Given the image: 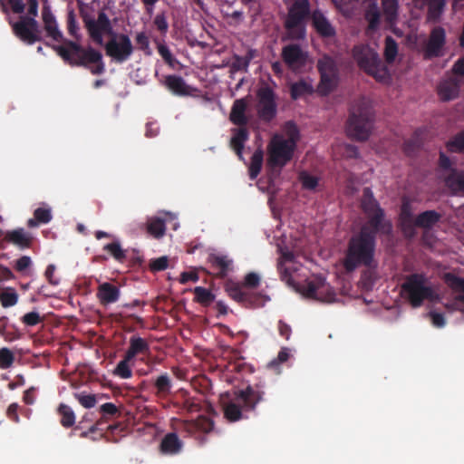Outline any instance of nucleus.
<instances>
[{
	"instance_id": "f257e3e1",
	"label": "nucleus",
	"mask_w": 464,
	"mask_h": 464,
	"mask_svg": "<svg viewBox=\"0 0 464 464\" xmlns=\"http://www.w3.org/2000/svg\"><path fill=\"white\" fill-rule=\"evenodd\" d=\"M42 16L47 35L55 42H63V45H53V48L66 63L87 68L94 75L104 72L105 64L101 52L91 46L84 48L74 41L64 40L54 15L48 8L43 9Z\"/></svg>"
},
{
	"instance_id": "f03ea898",
	"label": "nucleus",
	"mask_w": 464,
	"mask_h": 464,
	"mask_svg": "<svg viewBox=\"0 0 464 464\" xmlns=\"http://www.w3.org/2000/svg\"><path fill=\"white\" fill-rule=\"evenodd\" d=\"M378 234H382V229L362 226L359 232L350 237L343 262L347 272H353L360 266L369 268L375 266Z\"/></svg>"
},
{
	"instance_id": "7ed1b4c3",
	"label": "nucleus",
	"mask_w": 464,
	"mask_h": 464,
	"mask_svg": "<svg viewBox=\"0 0 464 464\" xmlns=\"http://www.w3.org/2000/svg\"><path fill=\"white\" fill-rule=\"evenodd\" d=\"M374 121V113L365 98L355 100L350 107L346 132L349 138L364 141L369 139Z\"/></svg>"
},
{
	"instance_id": "20e7f679",
	"label": "nucleus",
	"mask_w": 464,
	"mask_h": 464,
	"mask_svg": "<svg viewBox=\"0 0 464 464\" xmlns=\"http://www.w3.org/2000/svg\"><path fill=\"white\" fill-rule=\"evenodd\" d=\"M265 392L260 384L247 385L235 393V397L223 402L224 416L229 421H237L242 418V411H254L256 404L264 400Z\"/></svg>"
},
{
	"instance_id": "39448f33",
	"label": "nucleus",
	"mask_w": 464,
	"mask_h": 464,
	"mask_svg": "<svg viewBox=\"0 0 464 464\" xmlns=\"http://www.w3.org/2000/svg\"><path fill=\"white\" fill-rule=\"evenodd\" d=\"M297 130L291 133L288 139L275 136L267 147V167L270 169L269 179L277 178L281 169L292 160L296 147Z\"/></svg>"
},
{
	"instance_id": "423d86ee",
	"label": "nucleus",
	"mask_w": 464,
	"mask_h": 464,
	"mask_svg": "<svg viewBox=\"0 0 464 464\" xmlns=\"http://www.w3.org/2000/svg\"><path fill=\"white\" fill-rule=\"evenodd\" d=\"M312 18L309 0H289L284 27L291 40H303L306 35V24Z\"/></svg>"
},
{
	"instance_id": "0eeeda50",
	"label": "nucleus",
	"mask_w": 464,
	"mask_h": 464,
	"mask_svg": "<svg viewBox=\"0 0 464 464\" xmlns=\"http://www.w3.org/2000/svg\"><path fill=\"white\" fill-rule=\"evenodd\" d=\"M260 284V276L255 273L250 272L244 277L242 284L228 280L225 285V289L233 300L242 304L245 307H257L263 304V295L259 293H253L244 288L254 289Z\"/></svg>"
},
{
	"instance_id": "6e6552de",
	"label": "nucleus",
	"mask_w": 464,
	"mask_h": 464,
	"mask_svg": "<svg viewBox=\"0 0 464 464\" xmlns=\"http://www.w3.org/2000/svg\"><path fill=\"white\" fill-rule=\"evenodd\" d=\"M352 55L361 70L376 81L382 82L389 77L387 67L379 54L368 44H357L352 49Z\"/></svg>"
},
{
	"instance_id": "1a4fd4ad",
	"label": "nucleus",
	"mask_w": 464,
	"mask_h": 464,
	"mask_svg": "<svg viewBox=\"0 0 464 464\" xmlns=\"http://www.w3.org/2000/svg\"><path fill=\"white\" fill-rule=\"evenodd\" d=\"M361 208L367 217V221L363 226L382 229V235H390L392 233V224L385 218V212L374 198L370 188H364L362 190Z\"/></svg>"
},
{
	"instance_id": "9d476101",
	"label": "nucleus",
	"mask_w": 464,
	"mask_h": 464,
	"mask_svg": "<svg viewBox=\"0 0 464 464\" xmlns=\"http://www.w3.org/2000/svg\"><path fill=\"white\" fill-rule=\"evenodd\" d=\"M427 282V276L422 273H413L406 276L401 285V292L412 307H420L425 300L434 299V290Z\"/></svg>"
},
{
	"instance_id": "9b49d317",
	"label": "nucleus",
	"mask_w": 464,
	"mask_h": 464,
	"mask_svg": "<svg viewBox=\"0 0 464 464\" xmlns=\"http://www.w3.org/2000/svg\"><path fill=\"white\" fill-rule=\"evenodd\" d=\"M317 70L320 73V82L317 86L318 92L326 96L330 94L338 84L339 70L336 61L330 55L324 54L317 61Z\"/></svg>"
},
{
	"instance_id": "f8f14e48",
	"label": "nucleus",
	"mask_w": 464,
	"mask_h": 464,
	"mask_svg": "<svg viewBox=\"0 0 464 464\" xmlns=\"http://www.w3.org/2000/svg\"><path fill=\"white\" fill-rule=\"evenodd\" d=\"M106 54L118 63L126 62L132 55L134 47L125 34L116 33L104 44Z\"/></svg>"
},
{
	"instance_id": "ddd939ff",
	"label": "nucleus",
	"mask_w": 464,
	"mask_h": 464,
	"mask_svg": "<svg viewBox=\"0 0 464 464\" xmlns=\"http://www.w3.org/2000/svg\"><path fill=\"white\" fill-rule=\"evenodd\" d=\"M256 111L258 118L264 122L273 121L277 113L276 96L274 90L266 85L256 92Z\"/></svg>"
},
{
	"instance_id": "4468645a",
	"label": "nucleus",
	"mask_w": 464,
	"mask_h": 464,
	"mask_svg": "<svg viewBox=\"0 0 464 464\" xmlns=\"http://www.w3.org/2000/svg\"><path fill=\"white\" fill-rule=\"evenodd\" d=\"M85 27L90 37L98 45H103V34L114 35L115 32L111 20L104 11L98 13L97 19H85Z\"/></svg>"
},
{
	"instance_id": "2eb2a0df",
	"label": "nucleus",
	"mask_w": 464,
	"mask_h": 464,
	"mask_svg": "<svg viewBox=\"0 0 464 464\" xmlns=\"http://www.w3.org/2000/svg\"><path fill=\"white\" fill-rule=\"evenodd\" d=\"M304 294L308 298L326 303L332 302L335 297L334 291L326 284L323 277H315L307 281L304 285Z\"/></svg>"
},
{
	"instance_id": "dca6fc26",
	"label": "nucleus",
	"mask_w": 464,
	"mask_h": 464,
	"mask_svg": "<svg viewBox=\"0 0 464 464\" xmlns=\"http://www.w3.org/2000/svg\"><path fill=\"white\" fill-rule=\"evenodd\" d=\"M13 29L18 37L29 44L41 40V37L38 35V23L34 17L22 16L20 21L14 24Z\"/></svg>"
},
{
	"instance_id": "f3484780",
	"label": "nucleus",
	"mask_w": 464,
	"mask_h": 464,
	"mask_svg": "<svg viewBox=\"0 0 464 464\" xmlns=\"http://www.w3.org/2000/svg\"><path fill=\"white\" fill-rule=\"evenodd\" d=\"M446 44L445 30L437 26L430 32L429 40L424 48L423 55L425 59H432L443 55V47Z\"/></svg>"
},
{
	"instance_id": "a211bd4d",
	"label": "nucleus",
	"mask_w": 464,
	"mask_h": 464,
	"mask_svg": "<svg viewBox=\"0 0 464 464\" xmlns=\"http://www.w3.org/2000/svg\"><path fill=\"white\" fill-rule=\"evenodd\" d=\"M282 58L292 70H297L305 65L307 54L298 44H288L282 50Z\"/></svg>"
},
{
	"instance_id": "6ab92c4d",
	"label": "nucleus",
	"mask_w": 464,
	"mask_h": 464,
	"mask_svg": "<svg viewBox=\"0 0 464 464\" xmlns=\"http://www.w3.org/2000/svg\"><path fill=\"white\" fill-rule=\"evenodd\" d=\"M312 25L322 38H333L336 35V30L327 17L320 10L312 12Z\"/></svg>"
},
{
	"instance_id": "aec40b11",
	"label": "nucleus",
	"mask_w": 464,
	"mask_h": 464,
	"mask_svg": "<svg viewBox=\"0 0 464 464\" xmlns=\"http://www.w3.org/2000/svg\"><path fill=\"white\" fill-rule=\"evenodd\" d=\"M249 104L248 97L237 99L231 107L229 121L239 127H246L249 121L246 112Z\"/></svg>"
},
{
	"instance_id": "412c9836",
	"label": "nucleus",
	"mask_w": 464,
	"mask_h": 464,
	"mask_svg": "<svg viewBox=\"0 0 464 464\" xmlns=\"http://www.w3.org/2000/svg\"><path fill=\"white\" fill-rule=\"evenodd\" d=\"M33 236L24 228L19 227L13 230H7L5 233L3 241L18 246L21 249L31 247L33 244Z\"/></svg>"
},
{
	"instance_id": "4be33fe9",
	"label": "nucleus",
	"mask_w": 464,
	"mask_h": 464,
	"mask_svg": "<svg viewBox=\"0 0 464 464\" xmlns=\"http://www.w3.org/2000/svg\"><path fill=\"white\" fill-rule=\"evenodd\" d=\"M150 353V343L146 339L137 334L131 335L130 337L129 347L125 353L127 355V360H133L140 354L149 355Z\"/></svg>"
},
{
	"instance_id": "5701e85b",
	"label": "nucleus",
	"mask_w": 464,
	"mask_h": 464,
	"mask_svg": "<svg viewBox=\"0 0 464 464\" xmlns=\"http://www.w3.org/2000/svg\"><path fill=\"white\" fill-rule=\"evenodd\" d=\"M162 83L175 95L186 96L190 93V87L181 76L176 74L166 75Z\"/></svg>"
},
{
	"instance_id": "b1692460",
	"label": "nucleus",
	"mask_w": 464,
	"mask_h": 464,
	"mask_svg": "<svg viewBox=\"0 0 464 464\" xmlns=\"http://www.w3.org/2000/svg\"><path fill=\"white\" fill-rule=\"evenodd\" d=\"M460 81L449 78L442 81L438 86V93L442 101H450L458 97L460 89Z\"/></svg>"
},
{
	"instance_id": "393cba45",
	"label": "nucleus",
	"mask_w": 464,
	"mask_h": 464,
	"mask_svg": "<svg viewBox=\"0 0 464 464\" xmlns=\"http://www.w3.org/2000/svg\"><path fill=\"white\" fill-rule=\"evenodd\" d=\"M182 448L183 442L175 432L166 434L160 444V450L165 455H177Z\"/></svg>"
},
{
	"instance_id": "a878e982",
	"label": "nucleus",
	"mask_w": 464,
	"mask_h": 464,
	"mask_svg": "<svg viewBox=\"0 0 464 464\" xmlns=\"http://www.w3.org/2000/svg\"><path fill=\"white\" fill-rule=\"evenodd\" d=\"M96 296L102 304H112L119 300L120 289L111 283H102L98 286Z\"/></svg>"
},
{
	"instance_id": "bb28decb",
	"label": "nucleus",
	"mask_w": 464,
	"mask_h": 464,
	"mask_svg": "<svg viewBox=\"0 0 464 464\" xmlns=\"http://www.w3.org/2000/svg\"><path fill=\"white\" fill-rule=\"evenodd\" d=\"M211 267L217 270L216 276L219 278H225L232 269L233 261L227 256L212 255L208 258Z\"/></svg>"
},
{
	"instance_id": "cd10ccee",
	"label": "nucleus",
	"mask_w": 464,
	"mask_h": 464,
	"mask_svg": "<svg viewBox=\"0 0 464 464\" xmlns=\"http://www.w3.org/2000/svg\"><path fill=\"white\" fill-rule=\"evenodd\" d=\"M401 227L405 235L413 236L415 234V218L408 203H403L400 213Z\"/></svg>"
},
{
	"instance_id": "c85d7f7f",
	"label": "nucleus",
	"mask_w": 464,
	"mask_h": 464,
	"mask_svg": "<svg viewBox=\"0 0 464 464\" xmlns=\"http://www.w3.org/2000/svg\"><path fill=\"white\" fill-rule=\"evenodd\" d=\"M441 218V214L436 210L423 211L415 218V227L430 229L440 221Z\"/></svg>"
},
{
	"instance_id": "c756f323",
	"label": "nucleus",
	"mask_w": 464,
	"mask_h": 464,
	"mask_svg": "<svg viewBox=\"0 0 464 464\" xmlns=\"http://www.w3.org/2000/svg\"><path fill=\"white\" fill-rule=\"evenodd\" d=\"M249 133L246 127H239L234 130V134L230 140V146L235 150L239 160H243V150L245 142L248 140Z\"/></svg>"
},
{
	"instance_id": "7c9ffc66",
	"label": "nucleus",
	"mask_w": 464,
	"mask_h": 464,
	"mask_svg": "<svg viewBox=\"0 0 464 464\" xmlns=\"http://www.w3.org/2000/svg\"><path fill=\"white\" fill-rule=\"evenodd\" d=\"M166 218L160 217L149 218L146 224L148 234L156 239L163 237L166 233Z\"/></svg>"
},
{
	"instance_id": "2f4dec72",
	"label": "nucleus",
	"mask_w": 464,
	"mask_h": 464,
	"mask_svg": "<svg viewBox=\"0 0 464 464\" xmlns=\"http://www.w3.org/2000/svg\"><path fill=\"white\" fill-rule=\"evenodd\" d=\"M154 388L156 389L155 394L159 398H167L172 388V381L167 372L158 376L154 381Z\"/></svg>"
},
{
	"instance_id": "473e14b6",
	"label": "nucleus",
	"mask_w": 464,
	"mask_h": 464,
	"mask_svg": "<svg viewBox=\"0 0 464 464\" xmlns=\"http://www.w3.org/2000/svg\"><path fill=\"white\" fill-rule=\"evenodd\" d=\"M445 184L454 192L464 193V170L451 169L445 178Z\"/></svg>"
},
{
	"instance_id": "72a5a7b5",
	"label": "nucleus",
	"mask_w": 464,
	"mask_h": 464,
	"mask_svg": "<svg viewBox=\"0 0 464 464\" xmlns=\"http://www.w3.org/2000/svg\"><path fill=\"white\" fill-rule=\"evenodd\" d=\"M52 218L50 208H37L34 211V218L28 219L27 227H35L39 224H47L52 220Z\"/></svg>"
},
{
	"instance_id": "f704fd0d",
	"label": "nucleus",
	"mask_w": 464,
	"mask_h": 464,
	"mask_svg": "<svg viewBox=\"0 0 464 464\" xmlns=\"http://www.w3.org/2000/svg\"><path fill=\"white\" fill-rule=\"evenodd\" d=\"M264 161V152L261 149H257L251 157L248 173L250 179L254 180L260 174Z\"/></svg>"
},
{
	"instance_id": "c9c22d12",
	"label": "nucleus",
	"mask_w": 464,
	"mask_h": 464,
	"mask_svg": "<svg viewBox=\"0 0 464 464\" xmlns=\"http://www.w3.org/2000/svg\"><path fill=\"white\" fill-rule=\"evenodd\" d=\"M313 92L312 84L304 80L294 82L290 87V95L293 100H297L305 94H312Z\"/></svg>"
},
{
	"instance_id": "e433bc0d",
	"label": "nucleus",
	"mask_w": 464,
	"mask_h": 464,
	"mask_svg": "<svg viewBox=\"0 0 464 464\" xmlns=\"http://www.w3.org/2000/svg\"><path fill=\"white\" fill-rule=\"evenodd\" d=\"M380 11L375 2L370 4L365 10L364 18L368 22V28L375 30L380 24Z\"/></svg>"
},
{
	"instance_id": "4c0bfd02",
	"label": "nucleus",
	"mask_w": 464,
	"mask_h": 464,
	"mask_svg": "<svg viewBox=\"0 0 464 464\" xmlns=\"http://www.w3.org/2000/svg\"><path fill=\"white\" fill-rule=\"evenodd\" d=\"M194 301L203 306L210 305L215 300V295L203 286H196L193 290Z\"/></svg>"
},
{
	"instance_id": "58836bf2",
	"label": "nucleus",
	"mask_w": 464,
	"mask_h": 464,
	"mask_svg": "<svg viewBox=\"0 0 464 464\" xmlns=\"http://www.w3.org/2000/svg\"><path fill=\"white\" fill-rule=\"evenodd\" d=\"M58 414L61 416V424L64 428H71L75 423V414L72 409L64 404L61 403L57 409Z\"/></svg>"
},
{
	"instance_id": "ea45409f",
	"label": "nucleus",
	"mask_w": 464,
	"mask_h": 464,
	"mask_svg": "<svg viewBox=\"0 0 464 464\" xmlns=\"http://www.w3.org/2000/svg\"><path fill=\"white\" fill-rule=\"evenodd\" d=\"M19 295L14 287H5L0 293V303L4 308L14 306Z\"/></svg>"
},
{
	"instance_id": "a19ab883",
	"label": "nucleus",
	"mask_w": 464,
	"mask_h": 464,
	"mask_svg": "<svg viewBox=\"0 0 464 464\" xmlns=\"http://www.w3.org/2000/svg\"><path fill=\"white\" fill-rule=\"evenodd\" d=\"M253 58H254V51L253 50H248L245 56H240V55L235 54L233 56L231 68L234 71L247 72V68H248L249 63Z\"/></svg>"
},
{
	"instance_id": "79ce46f5",
	"label": "nucleus",
	"mask_w": 464,
	"mask_h": 464,
	"mask_svg": "<svg viewBox=\"0 0 464 464\" xmlns=\"http://www.w3.org/2000/svg\"><path fill=\"white\" fill-rule=\"evenodd\" d=\"M108 421L109 420L106 419L101 417L94 424L91 425L87 430L82 431L80 436L82 438H88L90 434L96 433L97 431L99 432L100 437L103 436L105 430L114 429L112 425L106 426Z\"/></svg>"
},
{
	"instance_id": "37998d69",
	"label": "nucleus",
	"mask_w": 464,
	"mask_h": 464,
	"mask_svg": "<svg viewBox=\"0 0 464 464\" xmlns=\"http://www.w3.org/2000/svg\"><path fill=\"white\" fill-rule=\"evenodd\" d=\"M398 54V44L390 35L384 41V58L388 63H392Z\"/></svg>"
},
{
	"instance_id": "c03bdc74",
	"label": "nucleus",
	"mask_w": 464,
	"mask_h": 464,
	"mask_svg": "<svg viewBox=\"0 0 464 464\" xmlns=\"http://www.w3.org/2000/svg\"><path fill=\"white\" fill-rule=\"evenodd\" d=\"M103 250L110 253L118 262H124L127 258L126 250L121 248L119 241L109 243L103 246Z\"/></svg>"
},
{
	"instance_id": "a18cd8bd",
	"label": "nucleus",
	"mask_w": 464,
	"mask_h": 464,
	"mask_svg": "<svg viewBox=\"0 0 464 464\" xmlns=\"http://www.w3.org/2000/svg\"><path fill=\"white\" fill-rule=\"evenodd\" d=\"M382 5L386 20L390 23L395 21L398 16V0H382Z\"/></svg>"
},
{
	"instance_id": "49530a36",
	"label": "nucleus",
	"mask_w": 464,
	"mask_h": 464,
	"mask_svg": "<svg viewBox=\"0 0 464 464\" xmlns=\"http://www.w3.org/2000/svg\"><path fill=\"white\" fill-rule=\"evenodd\" d=\"M445 284L454 292L464 293V278L459 277L452 273H445L443 276Z\"/></svg>"
},
{
	"instance_id": "de8ad7c7",
	"label": "nucleus",
	"mask_w": 464,
	"mask_h": 464,
	"mask_svg": "<svg viewBox=\"0 0 464 464\" xmlns=\"http://www.w3.org/2000/svg\"><path fill=\"white\" fill-rule=\"evenodd\" d=\"M132 360H127V355L124 354L123 359L120 361L115 367L113 373L122 379H129L132 376V371L130 367V362Z\"/></svg>"
},
{
	"instance_id": "09e8293b",
	"label": "nucleus",
	"mask_w": 464,
	"mask_h": 464,
	"mask_svg": "<svg viewBox=\"0 0 464 464\" xmlns=\"http://www.w3.org/2000/svg\"><path fill=\"white\" fill-rule=\"evenodd\" d=\"M446 147L450 152L464 151V130L450 140L447 142Z\"/></svg>"
},
{
	"instance_id": "8fccbe9b",
	"label": "nucleus",
	"mask_w": 464,
	"mask_h": 464,
	"mask_svg": "<svg viewBox=\"0 0 464 464\" xmlns=\"http://www.w3.org/2000/svg\"><path fill=\"white\" fill-rule=\"evenodd\" d=\"M102 417L110 420L112 418L120 416V411L118 407L112 402H106L100 406L99 409Z\"/></svg>"
},
{
	"instance_id": "3c124183",
	"label": "nucleus",
	"mask_w": 464,
	"mask_h": 464,
	"mask_svg": "<svg viewBox=\"0 0 464 464\" xmlns=\"http://www.w3.org/2000/svg\"><path fill=\"white\" fill-rule=\"evenodd\" d=\"M14 362V353L6 347L0 349V369L10 368Z\"/></svg>"
},
{
	"instance_id": "603ef678",
	"label": "nucleus",
	"mask_w": 464,
	"mask_h": 464,
	"mask_svg": "<svg viewBox=\"0 0 464 464\" xmlns=\"http://www.w3.org/2000/svg\"><path fill=\"white\" fill-rule=\"evenodd\" d=\"M66 22L68 34L78 40L80 38V35L78 34L79 26L76 20V14L72 9L68 12Z\"/></svg>"
},
{
	"instance_id": "864d4df0",
	"label": "nucleus",
	"mask_w": 464,
	"mask_h": 464,
	"mask_svg": "<svg viewBox=\"0 0 464 464\" xmlns=\"http://www.w3.org/2000/svg\"><path fill=\"white\" fill-rule=\"evenodd\" d=\"M135 41L139 50L142 51L146 55L151 54L150 40L148 35L144 32L138 33L136 34Z\"/></svg>"
},
{
	"instance_id": "5fc2aeb1",
	"label": "nucleus",
	"mask_w": 464,
	"mask_h": 464,
	"mask_svg": "<svg viewBox=\"0 0 464 464\" xmlns=\"http://www.w3.org/2000/svg\"><path fill=\"white\" fill-rule=\"evenodd\" d=\"M300 181L304 188L310 190L314 189L318 185V179L306 172H302L300 174Z\"/></svg>"
},
{
	"instance_id": "6e6d98bb",
	"label": "nucleus",
	"mask_w": 464,
	"mask_h": 464,
	"mask_svg": "<svg viewBox=\"0 0 464 464\" xmlns=\"http://www.w3.org/2000/svg\"><path fill=\"white\" fill-rule=\"evenodd\" d=\"M153 24L156 26L157 30L160 32V34L164 35L167 34L169 30V24L165 13L162 12L157 14L153 20Z\"/></svg>"
},
{
	"instance_id": "4d7b16f0",
	"label": "nucleus",
	"mask_w": 464,
	"mask_h": 464,
	"mask_svg": "<svg viewBox=\"0 0 464 464\" xmlns=\"http://www.w3.org/2000/svg\"><path fill=\"white\" fill-rule=\"evenodd\" d=\"M169 258L168 256H160L155 259H151L150 263V269L153 272L163 271L168 268Z\"/></svg>"
},
{
	"instance_id": "13d9d810",
	"label": "nucleus",
	"mask_w": 464,
	"mask_h": 464,
	"mask_svg": "<svg viewBox=\"0 0 464 464\" xmlns=\"http://www.w3.org/2000/svg\"><path fill=\"white\" fill-rule=\"evenodd\" d=\"M21 321L27 326H34L42 323L43 319L38 312L33 311L23 315Z\"/></svg>"
},
{
	"instance_id": "bf43d9fd",
	"label": "nucleus",
	"mask_w": 464,
	"mask_h": 464,
	"mask_svg": "<svg viewBox=\"0 0 464 464\" xmlns=\"http://www.w3.org/2000/svg\"><path fill=\"white\" fill-rule=\"evenodd\" d=\"M75 397L80 404L86 409L94 407L97 401L96 397L93 394L75 393Z\"/></svg>"
},
{
	"instance_id": "052dcab7",
	"label": "nucleus",
	"mask_w": 464,
	"mask_h": 464,
	"mask_svg": "<svg viewBox=\"0 0 464 464\" xmlns=\"http://www.w3.org/2000/svg\"><path fill=\"white\" fill-rule=\"evenodd\" d=\"M429 316L431 320L433 326L437 328H441L446 324V320L443 314L437 312H430Z\"/></svg>"
},
{
	"instance_id": "680f3d73",
	"label": "nucleus",
	"mask_w": 464,
	"mask_h": 464,
	"mask_svg": "<svg viewBox=\"0 0 464 464\" xmlns=\"http://www.w3.org/2000/svg\"><path fill=\"white\" fill-rule=\"evenodd\" d=\"M32 265L30 256H23L15 261L14 269L18 272H24Z\"/></svg>"
},
{
	"instance_id": "e2e57ef3",
	"label": "nucleus",
	"mask_w": 464,
	"mask_h": 464,
	"mask_svg": "<svg viewBox=\"0 0 464 464\" xmlns=\"http://www.w3.org/2000/svg\"><path fill=\"white\" fill-rule=\"evenodd\" d=\"M452 162L450 160V158L442 151L440 152V158H439V167L442 170H450L451 172V169H455L451 167Z\"/></svg>"
},
{
	"instance_id": "0e129e2a",
	"label": "nucleus",
	"mask_w": 464,
	"mask_h": 464,
	"mask_svg": "<svg viewBox=\"0 0 464 464\" xmlns=\"http://www.w3.org/2000/svg\"><path fill=\"white\" fill-rule=\"evenodd\" d=\"M199 279L198 274L196 271L182 272L180 274L179 283L187 284L188 282H198Z\"/></svg>"
},
{
	"instance_id": "69168bd1",
	"label": "nucleus",
	"mask_w": 464,
	"mask_h": 464,
	"mask_svg": "<svg viewBox=\"0 0 464 464\" xmlns=\"http://www.w3.org/2000/svg\"><path fill=\"white\" fill-rule=\"evenodd\" d=\"M158 52L160 54V56L164 59V61L168 63H171L173 61V55L169 49V47L165 44H159L158 45Z\"/></svg>"
},
{
	"instance_id": "338daca9",
	"label": "nucleus",
	"mask_w": 464,
	"mask_h": 464,
	"mask_svg": "<svg viewBox=\"0 0 464 464\" xmlns=\"http://www.w3.org/2000/svg\"><path fill=\"white\" fill-rule=\"evenodd\" d=\"M278 332L283 338H285V340H289L292 334V329L290 325L287 324L285 322H284L283 320H279Z\"/></svg>"
},
{
	"instance_id": "774afa93",
	"label": "nucleus",
	"mask_w": 464,
	"mask_h": 464,
	"mask_svg": "<svg viewBox=\"0 0 464 464\" xmlns=\"http://www.w3.org/2000/svg\"><path fill=\"white\" fill-rule=\"evenodd\" d=\"M451 71L455 75L464 76V57H460L455 62Z\"/></svg>"
}]
</instances>
